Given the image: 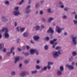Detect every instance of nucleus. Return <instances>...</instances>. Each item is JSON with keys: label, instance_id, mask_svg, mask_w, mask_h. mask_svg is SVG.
<instances>
[{"label": "nucleus", "instance_id": "f257e3e1", "mask_svg": "<svg viewBox=\"0 0 77 77\" xmlns=\"http://www.w3.org/2000/svg\"><path fill=\"white\" fill-rule=\"evenodd\" d=\"M61 54H63L62 50H58V51H54L52 52L53 57L54 58H57L58 56H59V55Z\"/></svg>", "mask_w": 77, "mask_h": 77}, {"label": "nucleus", "instance_id": "f03ea898", "mask_svg": "<svg viewBox=\"0 0 77 77\" xmlns=\"http://www.w3.org/2000/svg\"><path fill=\"white\" fill-rule=\"evenodd\" d=\"M74 35H70V37L72 38V42L73 45H75L77 44V36H74Z\"/></svg>", "mask_w": 77, "mask_h": 77}, {"label": "nucleus", "instance_id": "7ed1b4c3", "mask_svg": "<svg viewBox=\"0 0 77 77\" xmlns=\"http://www.w3.org/2000/svg\"><path fill=\"white\" fill-rule=\"evenodd\" d=\"M64 30V28H60V27L57 26L56 27L55 30L58 33H60L62 32V30Z\"/></svg>", "mask_w": 77, "mask_h": 77}, {"label": "nucleus", "instance_id": "20e7f679", "mask_svg": "<svg viewBox=\"0 0 77 77\" xmlns=\"http://www.w3.org/2000/svg\"><path fill=\"white\" fill-rule=\"evenodd\" d=\"M30 5H29L26 7V8L25 11V13L26 14H29L30 12H31V10H30Z\"/></svg>", "mask_w": 77, "mask_h": 77}, {"label": "nucleus", "instance_id": "39448f33", "mask_svg": "<svg viewBox=\"0 0 77 77\" xmlns=\"http://www.w3.org/2000/svg\"><path fill=\"white\" fill-rule=\"evenodd\" d=\"M9 31H6V32H5L4 36L5 39H8L9 38V35L8 34Z\"/></svg>", "mask_w": 77, "mask_h": 77}, {"label": "nucleus", "instance_id": "423d86ee", "mask_svg": "<svg viewBox=\"0 0 77 77\" xmlns=\"http://www.w3.org/2000/svg\"><path fill=\"white\" fill-rule=\"evenodd\" d=\"M28 72L26 71H23L20 74V77H24L27 74Z\"/></svg>", "mask_w": 77, "mask_h": 77}, {"label": "nucleus", "instance_id": "0eeeda50", "mask_svg": "<svg viewBox=\"0 0 77 77\" xmlns=\"http://www.w3.org/2000/svg\"><path fill=\"white\" fill-rule=\"evenodd\" d=\"M47 33H54V30L52 29L51 27H50L48 29L47 31Z\"/></svg>", "mask_w": 77, "mask_h": 77}, {"label": "nucleus", "instance_id": "6e6552de", "mask_svg": "<svg viewBox=\"0 0 77 77\" xmlns=\"http://www.w3.org/2000/svg\"><path fill=\"white\" fill-rule=\"evenodd\" d=\"M13 14L14 16H18V15H20V13L19 12V11H15L13 12Z\"/></svg>", "mask_w": 77, "mask_h": 77}, {"label": "nucleus", "instance_id": "1a4fd4ad", "mask_svg": "<svg viewBox=\"0 0 77 77\" xmlns=\"http://www.w3.org/2000/svg\"><path fill=\"white\" fill-rule=\"evenodd\" d=\"M66 66L69 69H70V70H72V69H74V66H72V65H69L68 64H67Z\"/></svg>", "mask_w": 77, "mask_h": 77}, {"label": "nucleus", "instance_id": "9d476101", "mask_svg": "<svg viewBox=\"0 0 77 77\" xmlns=\"http://www.w3.org/2000/svg\"><path fill=\"white\" fill-rule=\"evenodd\" d=\"M36 49H31L30 50V53L31 55L34 54V53H35Z\"/></svg>", "mask_w": 77, "mask_h": 77}, {"label": "nucleus", "instance_id": "9b49d317", "mask_svg": "<svg viewBox=\"0 0 77 77\" xmlns=\"http://www.w3.org/2000/svg\"><path fill=\"white\" fill-rule=\"evenodd\" d=\"M57 74L58 75H61L62 74V72L58 70L57 72Z\"/></svg>", "mask_w": 77, "mask_h": 77}, {"label": "nucleus", "instance_id": "f8f14e48", "mask_svg": "<svg viewBox=\"0 0 77 77\" xmlns=\"http://www.w3.org/2000/svg\"><path fill=\"white\" fill-rule=\"evenodd\" d=\"M47 69V67H44V68L41 69V70L39 71V72L41 73H42V71H46Z\"/></svg>", "mask_w": 77, "mask_h": 77}, {"label": "nucleus", "instance_id": "ddd939ff", "mask_svg": "<svg viewBox=\"0 0 77 77\" xmlns=\"http://www.w3.org/2000/svg\"><path fill=\"white\" fill-rule=\"evenodd\" d=\"M57 41V39H54L53 40H51L50 41V44H54V42H56Z\"/></svg>", "mask_w": 77, "mask_h": 77}, {"label": "nucleus", "instance_id": "4468645a", "mask_svg": "<svg viewBox=\"0 0 77 77\" xmlns=\"http://www.w3.org/2000/svg\"><path fill=\"white\" fill-rule=\"evenodd\" d=\"M40 6V4H39V3L37 2L36 3L35 5V8H36V9H38Z\"/></svg>", "mask_w": 77, "mask_h": 77}, {"label": "nucleus", "instance_id": "2eb2a0df", "mask_svg": "<svg viewBox=\"0 0 77 77\" xmlns=\"http://www.w3.org/2000/svg\"><path fill=\"white\" fill-rule=\"evenodd\" d=\"M23 35L24 37H27L29 35V33L27 32H25L23 34Z\"/></svg>", "mask_w": 77, "mask_h": 77}, {"label": "nucleus", "instance_id": "dca6fc26", "mask_svg": "<svg viewBox=\"0 0 77 77\" xmlns=\"http://www.w3.org/2000/svg\"><path fill=\"white\" fill-rule=\"evenodd\" d=\"M34 39L35 41H38L39 39V37L38 36H35L34 37Z\"/></svg>", "mask_w": 77, "mask_h": 77}, {"label": "nucleus", "instance_id": "f3484780", "mask_svg": "<svg viewBox=\"0 0 77 77\" xmlns=\"http://www.w3.org/2000/svg\"><path fill=\"white\" fill-rule=\"evenodd\" d=\"M54 20V18H52V17L49 18L48 19V23H51V21H52V20Z\"/></svg>", "mask_w": 77, "mask_h": 77}, {"label": "nucleus", "instance_id": "a211bd4d", "mask_svg": "<svg viewBox=\"0 0 77 77\" xmlns=\"http://www.w3.org/2000/svg\"><path fill=\"white\" fill-rule=\"evenodd\" d=\"M3 47H4V45L2 43L0 44V49L1 50H2Z\"/></svg>", "mask_w": 77, "mask_h": 77}, {"label": "nucleus", "instance_id": "6ab92c4d", "mask_svg": "<svg viewBox=\"0 0 77 77\" xmlns=\"http://www.w3.org/2000/svg\"><path fill=\"white\" fill-rule=\"evenodd\" d=\"M72 56H75L77 55V52L75 51L72 52Z\"/></svg>", "mask_w": 77, "mask_h": 77}, {"label": "nucleus", "instance_id": "aec40b11", "mask_svg": "<svg viewBox=\"0 0 77 77\" xmlns=\"http://www.w3.org/2000/svg\"><path fill=\"white\" fill-rule=\"evenodd\" d=\"M2 32L5 31V32H6V30L7 31H9V30L7 28H4L2 29Z\"/></svg>", "mask_w": 77, "mask_h": 77}, {"label": "nucleus", "instance_id": "412c9836", "mask_svg": "<svg viewBox=\"0 0 77 77\" xmlns=\"http://www.w3.org/2000/svg\"><path fill=\"white\" fill-rule=\"evenodd\" d=\"M63 70H64L63 66H60V70L62 72H63Z\"/></svg>", "mask_w": 77, "mask_h": 77}, {"label": "nucleus", "instance_id": "4be33fe9", "mask_svg": "<svg viewBox=\"0 0 77 77\" xmlns=\"http://www.w3.org/2000/svg\"><path fill=\"white\" fill-rule=\"evenodd\" d=\"M23 54H24V55H25L26 56H29V53H28L26 52V53H25V52L23 51L22 52Z\"/></svg>", "mask_w": 77, "mask_h": 77}, {"label": "nucleus", "instance_id": "5701e85b", "mask_svg": "<svg viewBox=\"0 0 77 77\" xmlns=\"http://www.w3.org/2000/svg\"><path fill=\"white\" fill-rule=\"evenodd\" d=\"M40 28V26H36L35 27V29L36 30L38 31L39 30V29Z\"/></svg>", "mask_w": 77, "mask_h": 77}, {"label": "nucleus", "instance_id": "b1692460", "mask_svg": "<svg viewBox=\"0 0 77 77\" xmlns=\"http://www.w3.org/2000/svg\"><path fill=\"white\" fill-rule=\"evenodd\" d=\"M38 72V71L37 70H35L34 71H31V73L32 74H36Z\"/></svg>", "mask_w": 77, "mask_h": 77}, {"label": "nucleus", "instance_id": "393cba45", "mask_svg": "<svg viewBox=\"0 0 77 77\" xmlns=\"http://www.w3.org/2000/svg\"><path fill=\"white\" fill-rule=\"evenodd\" d=\"M16 74V72H15L14 71H13L11 72V75L13 76H14V75H15Z\"/></svg>", "mask_w": 77, "mask_h": 77}, {"label": "nucleus", "instance_id": "a878e982", "mask_svg": "<svg viewBox=\"0 0 77 77\" xmlns=\"http://www.w3.org/2000/svg\"><path fill=\"white\" fill-rule=\"evenodd\" d=\"M61 49V47L60 46H57L55 48L56 50H62L60 49Z\"/></svg>", "mask_w": 77, "mask_h": 77}, {"label": "nucleus", "instance_id": "bb28decb", "mask_svg": "<svg viewBox=\"0 0 77 77\" xmlns=\"http://www.w3.org/2000/svg\"><path fill=\"white\" fill-rule=\"evenodd\" d=\"M24 63H25V64H28V63H29V60H25L24 61Z\"/></svg>", "mask_w": 77, "mask_h": 77}, {"label": "nucleus", "instance_id": "cd10ccee", "mask_svg": "<svg viewBox=\"0 0 77 77\" xmlns=\"http://www.w3.org/2000/svg\"><path fill=\"white\" fill-rule=\"evenodd\" d=\"M44 49L45 50H47L48 49V46L47 45H45L44 47Z\"/></svg>", "mask_w": 77, "mask_h": 77}, {"label": "nucleus", "instance_id": "c85d7f7f", "mask_svg": "<svg viewBox=\"0 0 77 77\" xmlns=\"http://www.w3.org/2000/svg\"><path fill=\"white\" fill-rule=\"evenodd\" d=\"M48 65H53V63L51 62H48Z\"/></svg>", "mask_w": 77, "mask_h": 77}, {"label": "nucleus", "instance_id": "c756f323", "mask_svg": "<svg viewBox=\"0 0 77 77\" xmlns=\"http://www.w3.org/2000/svg\"><path fill=\"white\" fill-rule=\"evenodd\" d=\"M25 28H22L20 29V31L21 32H23L24 31V30H25Z\"/></svg>", "mask_w": 77, "mask_h": 77}, {"label": "nucleus", "instance_id": "7c9ffc66", "mask_svg": "<svg viewBox=\"0 0 77 77\" xmlns=\"http://www.w3.org/2000/svg\"><path fill=\"white\" fill-rule=\"evenodd\" d=\"M5 4L8 6H9V2L8 1H6L5 2Z\"/></svg>", "mask_w": 77, "mask_h": 77}, {"label": "nucleus", "instance_id": "2f4dec72", "mask_svg": "<svg viewBox=\"0 0 77 77\" xmlns=\"http://www.w3.org/2000/svg\"><path fill=\"white\" fill-rule=\"evenodd\" d=\"M8 21V20L7 18H6L4 20H2L3 22H4V23H6V22H7Z\"/></svg>", "mask_w": 77, "mask_h": 77}, {"label": "nucleus", "instance_id": "473e14b6", "mask_svg": "<svg viewBox=\"0 0 77 77\" xmlns=\"http://www.w3.org/2000/svg\"><path fill=\"white\" fill-rule=\"evenodd\" d=\"M35 68L37 69H39L41 68L40 67V66L38 65H37L35 66Z\"/></svg>", "mask_w": 77, "mask_h": 77}, {"label": "nucleus", "instance_id": "72a5a7b5", "mask_svg": "<svg viewBox=\"0 0 77 77\" xmlns=\"http://www.w3.org/2000/svg\"><path fill=\"white\" fill-rule=\"evenodd\" d=\"M57 44V42H56L53 45L52 48H55V46L56 45V44Z\"/></svg>", "mask_w": 77, "mask_h": 77}, {"label": "nucleus", "instance_id": "f704fd0d", "mask_svg": "<svg viewBox=\"0 0 77 77\" xmlns=\"http://www.w3.org/2000/svg\"><path fill=\"white\" fill-rule=\"evenodd\" d=\"M72 59H73V57H70L69 58V62H71Z\"/></svg>", "mask_w": 77, "mask_h": 77}, {"label": "nucleus", "instance_id": "c9c22d12", "mask_svg": "<svg viewBox=\"0 0 77 77\" xmlns=\"http://www.w3.org/2000/svg\"><path fill=\"white\" fill-rule=\"evenodd\" d=\"M42 21L43 22H44V23L46 22V19L44 18L42 19Z\"/></svg>", "mask_w": 77, "mask_h": 77}, {"label": "nucleus", "instance_id": "e433bc0d", "mask_svg": "<svg viewBox=\"0 0 77 77\" xmlns=\"http://www.w3.org/2000/svg\"><path fill=\"white\" fill-rule=\"evenodd\" d=\"M49 40H50V38H49V37H46L45 38V40L47 41H49Z\"/></svg>", "mask_w": 77, "mask_h": 77}, {"label": "nucleus", "instance_id": "4c0bfd02", "mask_svg": "<svg viewBox=\"0 0 77 77\" xmlns=\"http://www.w3.org/2000/svg\"><path fill=\"white\" fill-rule=\"evenodd\" d=\"M12 52H11V51L9 52H8L7 53V55L8 56H10V54L12 53Z\"/></svg>", "mask_w": 77, "mask_h": 77}, {"label": "nucleus", "instance_id": "58836bf2", "mask_svg": "<svg viewBox=\"0 0 77 77\" xmlns=\"http://www.w3.org/2000/svg\"><path fill=\"white\" fill-rule=\"evenodd\" d=\"M23 2H24V0H21V1L19 2L20 5H21L23 4Z\"/></svg>", "mask_w": 77, "mask_h": 77}, {"label": "nucleus", "instance_id": "ea45409f", "mask_svg": "<svg viewBox=\"0 0 77 77\" xmlns=\"http://www.w3.org/2000/svg\"><path fill=\"white\" fill-rule=\"evenodd\" d=\"M14 49L15 48H14V47H13L12 48H11L10 50L11 52L12 53L13 50H14Z\"/></svg>", "mask_w": 77, "mask_h": 77}, {"label": "nucleus", "instance_id": "a19ab883", "mask_svg": "<svg viewBox=\"0 0 77 77\" xmlns=\"http://www.w3.org/2000/svg\"><path fill=\"white\" fill-rule=\"evenodd\" d=\"M50 65H48L47 66V69H51V66H49Z\"/></svg>", "mask_w": 77, "mask_h": 77}, {"label": "nucleus", "instance_id": "79ce46f5", "mask_svg": "<svg viewBox=\"0 0 77 77\" xmlns=\"http://www.w3.org/2000/svg\"><path fill=\"white\" fill-rule=\"evenodd\" d=\"M39 14L40 15H43V14H44V12L42 11H40Z\"/></svg>", "mask_w": 77, "mask_h": 77}, {"label": "nucleus", "instance_id": "37998d69", "mask_svg": "<svg viewBox=\"0 0 77 77\" xmlns=\"http://www.w3.org/2000/svg\"><path fill=\"white\" fill-rule=\"evenodd\" d=\"M35 53H36V55H38V54H39V51H38L36 49V50Z\"/></svg>", "mask_w": 77, "mask_h": 77}, {"label": "nucleus", "instance_id": "c03bdc74", "mask_svg": "<svg viewBox=\"0 0 77 77\" xmlns=\"http://www.w3.org/2000/svg\"><path fill=\"white\" fill-rule=\"evenodd\" d=\"M19 59H20L19 57H16L15 58V60L17 61L19 60Z\"/></svg>", "mask_w": 77, "mask_h": 77}, {"label": "nucleus", "instance_id": "a18cd8bd", "mask_svg": "<svg viewBox=\"0 0 77 77\" xmlns=\"http://www.w3.org/2000/svg\"><path fill=\"white\" fill-rule=\"evenodd\" d=\"M51 8H48V13L51 12Z\"/></svg>", "mask_w": 77, "mask_h": 77}, {"label": "nucleus", "instance_id": "49530a36", "mask_svg": "<svg viewBox=\"0 0 77 77\" xmlns=\"http://www.w3.org/2000/svg\"><path fill=\"white\" fill-rule=\"evenodd\" d=\"M63 19H66L67 18V16H63Z\"/></svg>", "mask_w": 77, "mask_h": 77}, {"label": "nucleus", "instance_id": "de8ad7c7", "mask_svg": "<svg viewBox=\"0 0 77 77\" xmlns=\"http://www.w3.org/2000/svg\"><path fill=\"white\" fill-rule=\"evenodd\" d=\"M44 2V0H42L40 1V3L41 5H42Z\"/></svg>", "mask_w": 77, "mask_h": 77}, {"label": "nucleus", "instance_id": "09e8293b", "mask_svg": "<svg viewBox=\"0 0 77 77\" xmlns=\"http://www.w3.org/2000/svg\"><path fill=\"white\" fill-rule=\"evenodd\" d=\"M53 35L52 34H51L49 35V37H50V38H51V39H52V38H53Z\"/></svg>", "mask_w": 77, "mask_h": 77}, {"label": "nucleus", "instance_id": "8fccbe9b", "mask_svg": "<svg viewBox=\"0 0 77 77\" xmlns=\"http://www.w3.org/2000/svg\"><path fill=\"white\" fill-rule=\"evenodd\" d=\"M20 38H18L17 39V44H18V43H19V41H20Z\"/></svg>", "mask_w": 77, "mask_h": 77}, {"label": "nucleus", "instance_id": "3c124183", "mask_svg": "<svg viewBox=\"0 0 77 77\" xmlns=\"http://www.w3.org/2000/svg\"><path fill=\"white\" fill-rule=\"evenodd\" d=\"M2 20H5L4 19H6V17L4 16H2Z\"/></svg>", "mask_w": 77, "mask_h": 77}, {"label": "nucleus", "instance_id": "603ef678", "mask_svg": "<svg viewBox=\"0 0 77 77\" xmlns=\"http://www.w3.org/2000/svg\"><path fill=\"white\" fill-rule=\"evenodd\" d=\"M22 65H23V64H22V63H20L19 64V67L20 68H21V67H22Z\"/></svg>", "mask_w": 77, "mask_h": 77}, {"label": "nucleus", "instance_id": "864d4df0", "mask_svg": "<svg viewBox=\"0 0 77 77\" xmlns=\"http://www.w3.org/2000/svg\"><path fill=\"white\" fill-rule=\"evenodd\" d=\"M17 50L19 51H21V49L18 47H17Z\"/></svg>", "mask_w": 77, "mask_h": 77}, {"label": "nucleus", "instance_id": "5fc2aeb1", "mask_svg": "<svg viewBox=\"0 0 77 77\" xmlns=\"http://www.w3.org/2000/svg\"><path fill=\"white\" fill-rule=\"evenodd\" d=\"M6 48H4L3 50V52H4L5 53L6 51Z\"/></svg>", "mask_w": 77, "mask_h": 77}, {"label": "nucleus", "instance_id": "6e6d98bb", "mask_svg": "<svg viewBox=\"0 0 77 77\" xmlns=\"http://www.w3.org/2000/svg\"><path fill=\"white\" fill-rule=\"evenodd\" d=\"M40 63V61H39V60H37L36 63H37V64H39Z\"/></svg>", "mask_w": 77, "mask_h": 77}, {"label": "nucleus", "instance_id": "4d7b16f0", "mask_svg": "<svg viewBox=\"0 0 77 77\" xmlns=\"http://www.w3.org/2000/svg\"><path fill=\"white\" fill-rule=\"evenodd\" d=\"M32 2V0H29L28 1V4H30Z\"/></svg>", "mask_w": 77, "mask_h": 77}, {"label": "nucleus", "instance_id": "13d9d810", "mask_svg": "<svg viewBox=\"0 0 77 77\" xmlns=\"http://www.w3.org/2000/svg\"><path fill=\"white\" fill-rule=\"evenodd\" d=\"M14 26H15V27H16V26H17V23L16 22H15L14 23Z\"/></svg>", "mask_w": 77, "mask_h": 77}, {"label": "nucleus", "instance_id": "bf43d9fd", "mask_svg": "<svg viewBox=\"0 0 77 77\" xmlns=\"http://www.w3.org/2000/svg\"><path fill=\"white\" fill-rule=\"evenodd\" d=\"M18 9H19V8H18V7H16L14 8V9H15V10H18Z\"/></svg>", "mask_w": 77, "mask_h": 77}, {"label": "nucleus", "instance_id": "052dcab7", "mask_svg": "<svg viewBox=\"0 0 77 77\" xmlns=\"http://www.w3.org/2000/svg\"><path fill=\"white\" fill-rule=\"evenodd\" d=\"M64 11H68V8H64Z\"/></svg>", "mask_w": 77, "mask_h": 77}, {"label": "nucleus", "instance_id": "680f3d73", "mask_svg": "<svg viewBox=\"0 0 77 77\" xmlns=\"http://www.w3.org/2000/svg\"><path fill=\"white\" fill-rule=\"evenodd\" d=\"M72 14H73V15H75L76 14V12L75 11H74L73 12H72Z\"/></svg>", "mask_w": 77, "mask_h": 77}, {"label": "nucleus", "instance_id": "e2e57ef3", "mask_svg": "<svg viewBox=\"0 0 77 77\" xmlns=\"http://www.w3.org/2000/svg\"><path fill=\"white\" fill-rule=\"evenodd\" d=\"M16 30H17L18 32H19V27H18V26H17L16 28Z\"/></svg>", "mask_w": 77, "mask_h": 77}, {"label": "nucleus", "instance_id": "0e129e2a", "mask_svg": "<svg viewBox=\"0 0 77 77\" xmlns=\"http://www.w3.org/2000/svg\"><path fill=\"white\" fill-rule=\"evenodd\" d=\"M26 48L27 50H29L30 48V47L29 46H26Z\"/></svg>", "mask_w": 77, "mask_h": 77}, {"label": "nucleus", "instance_id": "69168bd1", "mask_svg": "<svg viewBox=\"0 0 77 77\" xmlns=\"http://www.w3.org/2000/svg\"><path fill=\"white\" fill-rule=\"evenodd\" d=\"M59 5H63V3H62V2H59Z\"/></svg>", "mask_w": 77, "mask_h": 77}, {"label": "nucleus", "instance_id": "338daca9", "mask_svg": "<svg viewBox=\"0 0 77 77\" xmlns=\"http://www.w3.org/2000/svg\"><path fill=\"white\" fill-rule=\"evenodd\" d=\"M64 35H65V36H66V35H67V33L66 32H64Z\"/></svg>", "mask_w": 77, "mask_h": 77}, {"label": "nucleus", "instance_id": "774afa93", "mask_svg": "<svg viewBox=\"0 0 77 77\" xmlns=\"http://www.w3.org/2000/svg\"><path fill=\"white\" fill-rule=\"evenodd\" d=\"M75 19L77 20V14H76L75 16Z\"/></svg>", "mask_w": 77, "mask_h": 77}]
</instances>
